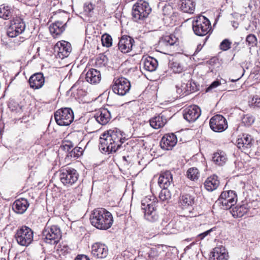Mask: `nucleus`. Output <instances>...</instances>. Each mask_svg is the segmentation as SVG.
<instances>
[{
	"instance_id": "nucleus-1",
	"label": "nucleus",
	"mask_w": 260,
	"mask_h": 260,
	"mask_svg": "<svg viewBox=\"0 0 260 260\" xmlns=\"http://www.w3.org/2000/svg\"><path fill=\"white\" fill-rule=\"evenodd\" d=\"M124 134L117 128L109 129L100 139V148L108 153L115 152L125 141Z\"/></svg>"
},
{
	"instance_id": "nucleus-2",
	"label": "nucleus",
	"mask_w": 260,
	"mask_h": 260,
	"mask_svg": "<svg viewBox=\"0 0 260 260\" xmlns=\"http://www.w3.org/2000/svg\"><path fill=\"white\" fill-rule=\"evenodd\" d=\"M91 224L96 229L106 230L111 227L113 222L112 214L104 208L94 209L90 217Z\"/></svg>"
},
{
	"instance_id": "nucleus-3",
	"label": "nucleus",
	"mask_w": 260,
	"mask_h": 260,
	"mask_svg": "<svg viewBox=\"0 0 260 260\" xmlns=\"http://www.w3.org/2000/svg\"><path fill=\"white\" fill-rule=\"evenodd\" d=\"M79 176V174L76 169L66 167L56 172L52 177L51 181L53 182L55 179H59L64 186L69 187L77 181ZM50 182L51 180H50Z\"/></svg>"
},
{
	"instance_id": "nucleus-4",
	"label": "nucleus",
	"mask_w": 260,
	"mask_h": 260,
	"mask_svg": "<svg viewBox=\"0 0 260 260\" xmlns=\"http://www.w3.org/2000/svg\"><path fill=\"white\" fill-rule=\"evenodd\" d=\"M186 219L184 216H180L173 218L168 223V218L163 219L161 222V232L164 234H173L183 231L187 223Z\"/></svg>"
},
{
	"instance_id": "nucleus-5",
	"label": "nucleus",
	"mask_w": 260,
	"mask_h": 260,
	"mask_svg": "<svg viewBox=\"0 0 260 260\" xmlns=\"http://www.w3.org/2000/svg\"><path fill=\"white\" fill-rule=\"evenodd\" d=\"M151 12V8L146 1L140 0L134 5L132 9V17L136 22L143 20Z\"/></svg>"
},
{
	"instance_id": "nucleus-6",
	"label": "nucleus",
	"mask_w": 260,
	"mask_h": 260,
	"mask_svg": "<svg viewBox=\"0 0 260 260\" xmlns=\"http://www.w3.org/2000/svg\"><path fill=\"white\" fill-rule=\"evenodd\" d=\"M194 33L199 36L207 35L211 29V25L208 19L200 15L194 18L192 24Z\"/></svg>"
},
{
	"instance_id": "nucleus-7",
	"label": "nucleus",
	"mask_w": 260,
	"mask_h": 260,
	"mask_svg": "<svg viewBox=\"0 0 260 260\" xmlns=\"http://www.w3.org/2000/svg\"><path fill=\"white\" fill-rule=\"evenodd\" d=\"M15 238L19 245L27 247L33 241L34 232L27 226H22L17 230Z\"/></svg>"
},
{
	"instance_id": "nucleus-8",
	"label": "nucleus",
	"mask_w": 260,
	"mask_h": 260,
	"mask_svg": "<svg viewBox=\"0 0 260 260\" xmlns=\"http://www.w3.org/2000/svg\"><path fill=\"white\" fill-rule=\"evenodd\" d=\"M74 118L73 111L70 108H61L54 113L55 121L59 125H69L73 121Z\"/></svg>"
},
{
	"instance_id": "nucleus-9",
	"label": "nucleus",
	"mask_w": 260,
	"mask_h": 260,
	"mask_svg": "<svg viewBox=\"0 0 260 260\" xmlns=\"http://www.w3.org/2000/svg\"><path fill=\"white\" fill-rule=\"evenodd\" d=\"M72 51L71 45L66 41L58 42L52 48V54L50 55L52 58L62 59L67 57Z\"/></svg>"
},
{
	"instance_id": "nucleus-10",
	"label": "nucleus",
	"mask_w": 260,
	"mask_h": 260,
	"mask_svg": "<svg viewBox=\"0 0 260 260\" xmlns=\"http://www.w3.org/2000/svg\"><path fill=\"white\" fill-rule=\"evenodd\" d=\"M190 77L189 73L183 74L181 76V83L176 85V91L179 97L187 95L194 91V87L192 85L190 81Z\"/></svg>"
},
{
	"instance_id": "nucleus-11",
	"label": "nucleus",
	"mask_w": 260,
	"mask_h": 260,
	"mask_svg": "<svg viewBox=\"0 0 260 260\" xmlns=\"http://www.w3.org/2000/svg\"><path fill=\"white\" fill-rule=\"evenodd\" d=\"M237 200V197L235 191L228 190L221 193L217 203L221 205L224 209L228 210L236 203Z\"/></svg>"
},
{
	"instance_id": "nucleus-12",
	"label": "nucleus",
	"mask_w": 260,
	"mask_h": 260,
	"mask_svg": "<svg viewBox=\"0 0 260 260\" xmlns=\"http://www.w3.org/2000/svg\"><path fill=\"white\" fill-rule=\"evenodd\" d=\"M25 29V24L22 19L19 17L14 18L11 21L7 30V35L10 38H14L21 34Z\"/></svg>"
},
{
	"instance_id": "nucleus-13",
	"label": "nucleus",
	"mask_w": 260,
	"mask_h": 260,
	"mask_svg": "<svg viewBox=\"0 0 260 260\" xmlns=\"http://www.w3.org/2000/svg\"><path fill=\"white\" fill-rule=\"evenodd\" d=\"M131 88L129 81L124 77H120L114 79L113 84L112 85L113 91L119 95H124L128 93Z\"/></svg>"
},
{
	"instance_id": "nucleus-14",
	"label": "nucleus",
	"mask_w": 260,
	"mask_h": 260,
	"mask_svg": "<svg viewBox=\"0 0 260 260\" xmlns=\"http://www.w3.org/2000/svg\"><path fill=\"white\" fill-rule=\"evenodd\" d=\"M210 126L215 132H222L228 128V123L223 116L216 115L210 119Z\"/></svg>"
},
{
	"instance_id": "nucleus-15",
	"label": "nucleus",
	"mask_w": 260,
	"mask_h": 260,
	"mask_svg": "<svg viewBox=\"0 0 260 260\" xmlns=\"http://www.w3.org/2000/svg\"><path fill=\"white\" fill-rule=\"evenodd\" d=\"M236 143L238 148L246 152L253 146L254 140L251 135L244 134L238 136Z\"/></svg>"
},
{
	"instance_id": "nucleus-16",
	"label": "nucleus",
	"mask_w": 260,
	"mask_h": 260,
	"mask_svg": "<svg viewBox=\"0 0 260 260\" xmlns=\"http://www.w3.org/2000/svg\"><path fill=\"white\" fill-rule=\"evenodd\" d=\"M201 110L196 105H192L183 110V117L189 122L195 121L201 115Z\"/></svg>"
},
{
	"instance_id": "nucleus-17",
	"label": "nucleus",
	"mask_w": 260,
	"mask_h": 260,
	"mask_svg": "<svg viewBox=\"0 0 260 260\" xmlns=\"http://www.w3.org/2000/svg\"><path fill=\"white\" fill-rule=\"evenodd\" d=\"M91 253L96 258H105L108 254V247L104 244L95 243L91 246Z\"/></svg>"
},
{
	"instance_id": "nucleus-18",
	"label": "nucleus",
	"mask_w": 260,
	"mask_h": 260,
	"mask_svg": "<svg viewBox=\"0 0 260 260\" xmlns=\"http://www.w3.org/2000/svg\"><path fill=\"white\" fill-rule=\"evenodd\" d=\"M228 250L222 245L213 248L210 256V260H228Z\"/></svg>"
},
{
	"instance_id": "nucleus-19",
	"label": "nucleus",
	"mask_w": 260,
	"mask_h": 260,
	"mask_svg": "<svg viewBox=\"0 0 260 260\" xmlns=\"http://www.w3.org/2000/svg\"><path fill=\"white\" fill-rule=\"evenodd\" d=\"M134 43V39L127 36H123L121 37L118 44L119 50L123 53L130 52Z\"/></svg>"
},
{
	"instance_id": "nucleus-20",
	"label": "nucleus",
	"mask_w": 260,
	"mask_h": 260,
	"mask_svg": "<svg viewBox=\"0 0 260 260\" xmlns=\"http://www.w3.org/2000/svg\"><path fill=\"white\" fill-rule=\"evenodd\" d=\"M177 139L174 134L165 135L161 139L160 145L165 150L171 149L177 143Z\"/></svg>"
},
{
	"instance_id": "nucleus-21",
	"label": "nucleus",
	"mask_w": 260,
	"mask_h": 260,
	"mask_svg": "<svg viewBox=\"0 0 260 260\" xmlns=\"http://www.w3.org/2000/svg\"><path fill=\"white\" fill-rule=\"evenodd\" d=\"M45 80L43 74L38 73L31 75L29 79L30 87L34 89L41 88L44 84Z\"/></svg>"
},
{
	"instance_id": "nucleus-22",
	"label": "nucleus",
	"mask_w": 260,
	"mask_h": 260,
	"mask_svg": "<svg viewBox=\"0 0 260 260\" xmlns=\"http://www.w3.org/2000/svg\"><path fill=\"white\" fill-rule=\"evenodd\" d=\"M94 117L96 121L101 125H105L110 120V112L107 109H101L96 112Z\"/></svg>"
},
{
	"instance_id": "nucleus-23",
	"label": "nucleus",
	"mask_w": 260,
	"mask_h": 260,
	"mask_svg": "<svg viewBox=\"0 0 260 260\" xmlns=\"http://www.w3.org/2000/svg\"><path fill=\"white\" fill-rule=\"evenodd\" d=\"M29 206V203L27 200L21 198L16 200L13 204L12 209L18 214L24 213Z\"/></svg>"
},
{
	"instance_id": "nucleus-24",
	"label": "nucleus",
	"mask_w": 260,
	"mask_h": 260,
	"mask_svg": "<svg viewBox=\"0 0 260 260\" xmlns=\"http://www.w3.org/2000/svg\"><path fill=\"white\" fill-rule=\"evenodd\" d=\"M85 78L88 83L95 84L101 81V75L100 71L94 69H91L85 74Z\"/></svg>"
},
{
	"instance_id": "nucleus-25",
	"label": "nucleus",
	"mask_w": 260,
	"mask_h": 260,
	"mask_svg": "<svg viewBox=\"0 0 260 260\" xmlns=\"http://www.w3.org/2000/svg\"><path fill=\"white\" fill-rule=\"evenodd\" d=\"M167 122L166 116L163 113H160L149 120L150 125L155 129L162 127Z\"/></svg>"
},
{
	"instance_id": "nucleus-26",
	"label": "nucleus",
	"mask_w": 260,
	"mask_h": 260,
	"mask_svg": "<svg viewBox=\"0 0 260 260\" xmlns=\"http://www.w3.org/2000/svg\"><path fill=\"white\" fill-rule=\"evenodd\" d=\"M172 175L170 171H166L162 173L158 178V183L162 188H168L172 183Z\"/></svg>"
},
{
	"instance_id": "nucleus-27",
	"label": "nucleus",
	"mask_w": 260,
	"mask_h": 260,
	"mask_svg": "<svg viewBox=\"0 0 260 260\" xmlns=\"http://www.w3.org/2000/svg\"><path fill=\"white\" fill-rule=\"evenodd\" d=\"M212 161L216 166H223L228 161L226 154L222 150H218L213 153Z\"/></svg>"
},
{
	"instance_id": "nucleus-28",
	"label": "nucleus",
	"mask_w": 260,
	"mask_h": 260,
	"mask_svg": "<svg viewBox=\"0 0 260 260\" xmlns=\"http://www.w3.org/2000/svg\"><path fill=\"white\" fill-rule=\"evenodd\" d=\"M143 68L149 72H153L158 67L157 60L151 56H147L142 59Z\"/></svg>"
},
{
	"instance_id": "nucleus-29",
	"label": "nucleus",
	"mask_w": 260,
	"mask_h": 260,
	"mask_svg": "<svg viewBox=\"0 0 260 260\" xmlns=\"http://www.w3.org/2000/svg\"><path fill=\"white\" fill-rule=\"evenodd\" d=\"M61 234L59 227L53 225L50 228V245H54L59 241Z\"/></svg>"
},
{
	"instance_id": "nucleus-30",
	"label": "nucleus",
	"mask_w": 260,
	"mask_h": 260,
	"mask_svg": "<svg viewBox=\"0 0 260 260\" xmlns=\"http://www.w3.org/2000/svg\"><path fill=\"white\" fill-rule=\"evenodd\" d=\"M219 184V181L218 180V177L215 175L208 177L204 183L205 188L210 191L216 189Z\"/></svg>"
},
{
	"instance_id": "nucleus-31",
	"label": "nucleus",
	"mask_w": 260,
	"mask_h": 260,
	"mask_svg": "<svg viewBox=\"0 0 260 260\" xmlns=\"http://www.w3.org/2000/svg\"><path fill=\"white\" fill-rule=\"evenodd\" d=\"M195 0H181L180 9L184 13L192 14L195 10Z\"/></svg>"
},
{
	"instance_id": "nucleus-32",
	"label": "nucleus",
	"mask_w": 260,
	"mask_h": 260,
	"mask_svg": "<svg viewBox=\"0 0 260 260\" xmlns=\"http://www.w3.org/2000/svg\"><path fill=\"white\" fill-rule=\"evenodd\" d=\"M64 30L62 22H55L50 26V33L54 38L59 36Z\"/></svg>"
},
{
	"instance_id": "nucleus-33",
	"label": "nucleus",
	"mask_w": 260,
	"mask_h": 260,
	"mask_svg": "<svg viewBox=\"0 0 260 260\" xmlns=\"http://www.w3.org/2000/svg\"><path fill=\"white\" fill-rule=\"evenodd\" d=\"M156 199L154 197H146L141 201V208L142 210L146 209H153L156 207Z\"/></svg>"
},
{
	"instance_id": "nucleus-34",
	"label": "nucleus",
	"mask_w": 260,
	"mask_h": 260,
	"mask_svg": "<svg viewBox=\"0 0 260 260\" xmlns=\"http://www.w3.org/2000/svg\"><path fill=\"white\" fill-rule=\"evenodd\" d=\"M144 210L145 218L150 222H155L157 221L159 218L158 214L156 211V208L146 209Z\"/></svg>"
},
{
	"instance_id": "nucleus-35",
	"label": "nucleus",
	"mask_w": 260,
	"mask_h": 260,
	"mask_svg": "<svg viewBox=\"0 0 260 260\" xmlns=\"http://www.w3.org/2000/svg\"><path fill=\"white\" fill-rule=\"evenodd\" d=\"M180 203L184 207L191 206L194 203V197L190 194H184L180 197Z\"/></svg>"
},
{
	"instance_id": "nucleus-36",
	"label": "nucleus",
	"mask_w": 260,
	"mask_h": 260,
	"mask_svg": "<svg viewBox=\"0 0 260 260\" xmlns=\"http://www.w3.org/2000/svg\"><path fill=\"white\" fill-rule=\"evenodd\" d=\"M178 39L173 35L165 36L159 41L160 45L171 46L174 45L177 42Z\"/></svg>"
},
{
	"instance_id": "nucleus-37",
	"label": "nucleus",
	"mask_w": 260,
	"mask_h": 260,
	"mask_svg": "<svg viewBox=\"0 0 260 260\" xmlns=\"http://www.w3.org/2000/svg\"><path fill=\"white\" fill-rule=\"evenodd\" d=\"M13 10L8 6H0V18L9 19L12 16Z\"/></svg>"
},
{
	"instance_id": "nucleus-38",
	"label": "nucleus",
	"mask_w": 260,
	"mask_h": 260,
	"mask_svg": "<svg viewBox=\"0 0 260 260\" xmlns=\"http://www.w3.org/2000/svg\"><path fill=\"white\" fill-rule=\"evenodd\" d=\"M248 211L246 206L243 205L236 206L232 210V215L235 218H239L244 216Z\"/></svg>"
},
{
	"instance_id": "nucleus-39",
	"label": "nucleus",
	"mask_w": 260,
	"mask_h": 260,
	"mask_svg": "<svg viewBox=\"0 0 260 260\" xmlns=\"http://www.w3.org/2000/svg\"><path fill=\"white\" fill-rule=\"evenodd\" d=\"M186 176L187 178L190 180L192 181H195L199 179L200 176V172L197 168H190L187 171Z\"/></svg>"
},
{
	"instance_id": "nucleus-40",
	"label": "nucleus",
	"mask_w": 260,
	"mask_h": 260,
	"mask_svg": "<svg viewBox=\"0 0 260 260\" xmlns=\"http://www.w3.org/2000/svg\"><path fill=\"white\" fill-rule=\"evenodd\" d=\"M83 152V149L80 147H75L70 151L69 153L68 156L71 157H79L82 155Z\"/></svg>"
},
{
	"instance_id": "nucleus-41",
	"label": "nucleus",
	"mask_w": 260,
	"mask_h": 260,
	"mask_svg": "<svg viewBox=\"0 0 260 260\" xmlns=\"http://www.w3.org/2000/svg\"><path fill=\"white\" fill-rule=\"evenodd\" d=\"M101 41L104 46L110 47L112 45V39L110 35L105 34L102 36Z\"/></svg>"
},
{
	"instance_id": "nucleus-42",
	"label": "nucleus",
	"mask_w": 260,
	"mask_h": 260,
	"mask_svg": "<svg viewBox=\"0 0 260 260\" xmlns=\"http://www.w3.org/2000/svg\"><path fill=\"white\" fill-rule=\"evenodd\" d=\"M171 193L167 188H162L159 194L160 200L164 202L169 200L171 198Z\"/></svg>"
},
{
	"instance_id": "nucleus-43",
	"label": "nucleus",
	"mask_w": 260,
	"mask_h": 260,
	"mask_svg": "<svg viewBox=\"0 0 260 260\" xmlns=\"http://www.w3.org/2000/svg\"><path fill=\"white\" fill-rule=\"evenodd\" d=\"M49 228L47 227V225L44 228V229L43 230L42 232V239L40 241L41 245L42 246H45V245L48 244V236L49 235V231H48Z\"/></svg>"
},
{
	"instance_id": "nucleus-44",
	"label": "nucleus",
	"mask_w": 260,
	"mask_h": 260,
	"mask_svg": "<svg viewBox=\"0 0 260 260\" xmlns=\"http://www.w3.org/2000/svg\"><path fill=\"white\" fill-rule=\"evenodd\" d=\"M255 119L254 117L250 114H246L243 116L242 119V123L245 126H250L254 122Z\"/></svg>"
},
{
	"instance_id": "nucleus-45",
	"label": "nucleus",
	"mask_w": 260,
	"mask_h": 260,
	"mask_svg": "<svg viewBox=\"0 0 260 260\" xmlns=\"http://www.w3.org/2000/svg\"><path fill=\"white\" fill-rule=\"evenodd\" d=\"M246 42L247 45L251 47H254L256 45L257 38L254 35L249 34L246 38Z\"/></svg>"
},
{
	"instance_id": "nucleus-46",
	"label": "nucleus",
	"mask_w": 260,
	"mask_h": 260,
	"mask_svg": "<svg viewBox=\"0 0 260 260\" xmlns=\"http://www.w3.org/2000/svg\"><path fill=\"white\" fill-rule=\"evenodd\" d=\"M249 106L253 108H260V98L257 95L253 96V97L249 101Z\"/></svg>"
},
{
	"instance_id": "nucleus-47",
	"label": "nucleus",
	"mask_w": 260,
	"mask_h": 260,
	"mask_svg": "<svg viewBox=\"0 0 260 260\" xmlns=\"http://www.w3.org/2000/svg\"><path fill=\"white\" fill-rule=\"evenodd\" d=\"M172 69L174 72L180 73L183 70V67L178 62H174L172 64Z\"/></svg>"
},
{
	"instance_id": "nucleus-48",
	"label": "nucleus",
	"mask_w": 260,
	"mask_h": 260,
	"mask_svg": "<svg viewBox=\"0 0 260 260\" xmlns=\"http://www.w3.org/2000/svg\"><path fill=\"white\" fill-rule=\"evenodd\" d=\"M231 42L228 39L223 40L220 45V49L223 51H226L231 48Z\"/></svg>"
},
{
	"instance_id": "nucleus-49",
	"label": "nucleus",
	"mask_w": 260,
	"mask_h": 260,
	"mask_svg": "<svg viewBox=\"0 0 260 260\" xmlns=\"http://www.w3.org/2000/svg\"><path fill=\"white\" fill-rule=\"evenodd\" d=\"M162 11L164 15L168 16L172 13L173 8L170 5L165 4L162 7Z\"/></svg>"
},
{
	"instance_id": "nucleus-50",
	"label": "nucleus",
	"mask_w": 260,
	"mask_h": 260,
	"mask_svg": "<svg viewBox=\"0 0 260 260\" xmlns=\"http://www.w3.org/2000/svg\"><path fill=\"white\" fill-rule=\"evenodd\" d=\"M61 147L65 151L69 152L74 147V144L71 141H67L63 143Z\"/></svg>"
},
{
	"instance_id": "nucleus-51",
	"label": "nucleus",
	"mask_w": 260,
	"mask_h": 260,
	"mask_svg": "<svg viewBox=\"0 0 260 260\" xmlns=\"http://www.w3.org/2000/svg\"><path fill=\"white\" fill-rule=\"evenodd\" d=\"M216 229V227H213L210 230H208L198 236V238L200 240H203L205 237L210 234V233L213 231H215Z\"/></svg>"
},
{
	"instance_id": "nucleus-52",
	"label": "nucleus",
	"mask_w": 260,
	"mask_h": 260,
	"mask_svg": "<svg viewBox=\"0 0 260 260\" xmlns=\"http://www.w3.org/2000/svg\"><path fill=\"white\" fill-rule=\"evenodd\" d=\"M94 8V5L91 3H86L84 5V9L85 11L90 13Z\"/></svg>"
},
{
	"instance_id": "nucleus-53",
	"label": "nucleus",
	"mask_w": 260,
	"mask_h": 260,
	"mask_svg": "<svg viewBox=\"0 0 260 260\" xmlns=\"http://www.w3.org/2000/svg\"><path fill=\"white\" fill-rule=\"evenodd\" d=\"M220 84V83L219 81H215L212 83V84L210 85V86L207 88V91H209L211 89H213L217 87Z\"/></svg>"
},
{
	"instance_id": "nucleus-54",
	"label": "nucleus",
	"mask_w": 260,
	"mask_h": 260,
	"mask_svg": "<svg viewBox=\"0 0 260 260\" xmlns=\"http://www.w3.org/2000/svg\"><path fill=\"white\" fill-rule=\"evenodd\" d=\"M75 260H90V259L85 255H78Z\"/></svg>"
},
{
	"instance_id": "nucleus-55",
	"label": "nucleus",
	"mask_w": 260,
	"mask_h": 260,
	"mask_svg": "<svg viewBox=\"0 0 260 260\" xmlns=\"http://www.w3.org/2000/svg\"><path fill=\"white\" fill-rule=\"evenodd\" d=\"M57 5H59V3L58 0H54L50 3V6L55 7Z\"/></svg>"
},
{
	"instance_id": "nucleus-56",
	"label": "nucleus",
	"mask_w": 260,
	"mask_h": 260,
	"mask_svg": "<svg viewBox=\"0 0 260 260\" xmlns=\"http://www.w3.org/2000/svg\"><path fill=\"white\" fill-rule=\"evenodd\" d=\"M233 26L235 28H237L238 26V23L235 21L233 22Z\"/></svg>"
},
{
	"instance_id": "nucleus-57",
	"label": "nucleus",
	"mask_w": 260,
	"mask_h": 260,
	"mask_svg": "<svg viewBox=\"0 0 260 260\" xmlns=\"http://www.w3.org/2000/svg\"><path fill=\"white\" fill-rule=\"evenodd\" d=\"M243 74H242L241 76H240L239 78H238L237 79H232L231 80V81L233 82H235L237 81H238V80H239L241 77L242 76H243Z\"/></svg>"
},
{
	"instance_id": "nucleus-58",
	"label": "nucleus",
	"mask_w": 260,
	"mask_h": 260,
	"mask_svg": "<svg viewBox=\"0 0 260 260\" xmlns=\"http://www.w3.org/2000/svg\"><path fill=\"white\" fill-rule=\"evenodd\" d=\"M58 11H60V9H58L57 11H53V12H52V13L54 15V14H56V13H57V12Z\"/></svg>"
},
{
	"instance_id": "nucleus-59",
	"label": "nucleus",
	"mask_w": 260,
	"mask_h": 260,
	"mask_svg": "<svg viewBox=\"0 0 260 260\" xmlns=\"http://www.w3.org/2000/svg\"><path fill=\"white\" fill-rule=\"evenodd\" d=\"M0 260H6L5 258H0Z\"/></svg>"
},
{
	"instance_id": "nucleus-60",
	"label": "nucleus",
	"mask_w": 260,
	"mask_h": 260,
	"mask_svg": "<svg viewBox=\"0 0 260 260\" xmlns=\"http://www.w3.org/2000/svg\"><path fill=\"white\" fill-rule=\"evenodd\" d=\"M123 158L124 159H125V156H123Z\"/></svg>"
},
{
	"instance_id": "nucleus-61",
	"label": "nucleus",
	"mask_w": 260,
	"mask_h": 260,
	"mask_svg": "<svg viewBox=\"0 0 260 260\" xmlns=\"http://www.w3.org/2000/svg\"><path fill=\"white\" fill-rule=\"evenodd\" d=\"M52 8H51L50 9H49V11H50L51 10H52Z\"/></svg>"
},
{
	"instance_id": "nucleus-62",
	"label": "nucleus",
	"mask_w": 260,
	"mask_h": 260,
	"mask_svg": "<svg viewBox=\"0 0 260 260\" xmlns=\"http://www.w3.org/2000/svg\"><path fill=\"white\" fill-rule=\"evenodd\" d=\"M49 128V124L47 125V128Z\"/></svg>"
},
{
	"instance_id": "nucleus-63",
	"label": "nucleus",
	"mask_w": 260,
	"mask_h": 260,
	"mask_svg": "<svg viewBox=\"0 0 260 260\" xmlns=\"http://www.w3.org/2000/svg\"><path fill=\"white\" fill-rule=\"evenodd\" d=\"M74 88V86H73L71 89H73Z\"/></svg>"
}]
</instances>
